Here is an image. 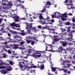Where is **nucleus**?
<instances>
[{"label":"nucleus","instance_id":"obj_1","mask_svg":"<svg viewBox=\"0 0 75 75\" xmlns=\"http://www.w3.org/2000/svg\"><path fill=\"white\" fill-rule=\"evenodd\" d=\"M72 33H75V31L74 30H73L71 31V33L69 35V37L68 39V41H70L73 40L72 39Z\"/></svg>","mask_w":75,"mask_h":75},{"label":"nucleus","instance_id":"obj_2","mask_svg":"<svg viewBox=\"0 0 75 75\" xmlns=\"http://www.w3.org/2000/svg\"><path fill=\"white\" fill-rule=\"evenodd\" d=\"M13 18L14 21H16V22H18V21H20V17L18 16H13Z\"/></svg>","mask_w":75,"mask_h":75},{"label":"nucleus","instance_id":"obj_3","mask_svg":"<svg viewBox=\"0 0 75 75\" xmlns=\"http://www.w3.org/2000/svg\"><path fill=\"white\" fill-rule=\"evenodd\" d=\"M61 38H54L53 39V41L52 43V44H54V45H55V42H58V41H59L60 40H61Z\"/></svg>","mask_w":75,"mask_h":75},{"label":"nucleus","instance_id":"obj_4","mask_svg":"<svg viewBox=\"0 0 75 75\" xmlns=\"http://www.w3.org/2000/svg\"><path fill=\"white\" fill-rule=\"evenodd\" d=\"M32 57H34L35 58V59H38V58H40V57H41L42 55L41 54H37L36 55L35 54H33L32 55Z\"/></svg>","mask_w":75,"mask_h":75},{"label":"nucleus","instance_id":"obj_5","mask_svg":"<svg viewBox=\"0 0 75 75\" xmlns=\"http://www.w3.org/2000/svg\"><path fill=\"white\" fill-rule=\"evenodd\" d=\"M23 61L24 62H19V67L21 68L23 71H24V70L23 69V68H24V67L23 66V65L22 64H25V62L24 61H25V60H23Z\"/></svg>","mask_w":75,"mask_h":75},{"label":"nucleus","instance_id":"obj_6","mask_svg":"<svg viewBox=\"0 0 75 75\" xmlns=\"http://www.w3.org/2000/svg\"><path fill=\"white\" fill-rule=\"evenodd\" d=\"M6 70L8 71H11L12 70H13V68L10 66H6Z\"/></svg>","mask_w":75,"mask_h":75},{"label":"nucleus","instance_id":"obj_7","mask_svg":"<svg viewBox=\"0 0 75 75\" xmlns=\"http://www.w3.org/2000/svg\"><path fill=\"white\" fill-rule=\"evenodd\" d=\"M11 26H14L15 27H20V26L19 24H16L14 22H13V23L11 24Z\"/></svg>","mask_w":75,"mask_h":75},{"label":"nucleus","instance_id":"obj_8","mask_svg":"<svg viewBox=\"0 0 75 75\" xmlns=\"http://www.w3.org/2000/svg\"><path fill=\"white\" fill-rule=\"evenodd\" d=\"M32 28H30L28 27H26V30H27L28 32V33L30 34H33V33H31V30Z\"/></svg>","mask_w":75,"mask_h":75},{"label":"nucleus","instance_id":"obj_9","mask_svg":"<svg viewBox=\"0 0 75 75\" xmlns=\"http://www.w3.org/2000/svg\"><path fill=\"white\" fill-rule=\"evenodd\" d=\"M60 42L61 43L63 47H66V46H67L68 44V42Z\"/></svg>","mask_w":75,"mask_h":75},{"label":"nucleus","instance_id":"obj_10","mask_svg":"<svg viewBox=\"0 0 75 75\" xmlns=\"http://www.w3.org/2000/svg\"><path fill=\"white\" fill-rule=\"evenodd\" d=\"M26 26L28 27H30L29 28H32L33 27V24L32 23H26Z\"/></svg>","mask_w":75,"mask_h":75},{"label":"nucleus","instance_id":"obj_11","mask_svg":"<svg viewBox=\"0 0 75 75\" xmlns=\"http://www.w3.org/2000/svg\"><path fill=\"white\" fill-rule=\"evenodd\" d=\"M14 38H20V39H23V38L20 36H18L17 35H16L14 36Z\"/></svg>","mask_w":75,"mask_h":75},{"label":"nucleus","instance_id":"obj_12","mask_svg":"<svg viewBox=\"0 0 75 75\" xmlns=\"http://www.w3.org/2000/svg\"><path fill=\"white\" fill-rule=\"evenodd\" d=\"M38 22H40L41 23H42V24L44 25V24H48V23H46L45 21H39Z\"/></svg>","mask_w":75,"mask_h":75},{"label":"nucleus","instance_id":"obj_13","mask_svg":"<svg viewBox=\"0 0 75 75\" xmlns=\"http://www.w3.org/2000/svg\"><path fill=\"white\" fill-rule=\"evenodd\" d=\"M59 36L61 37L62 38H63V37L64 35H67V33L65 32L63 33H60L59 34Z\"/></svg>","mask_w":75,"mask_h":75},{"label":"nucleus","instance_id":"obj_14","mask_svg":"<svg viewBox=\"0 0 75 75\" xmlns=\"http://www.w3.org/2000/svg\"><path fill=\"white\" fill-rule=\"evenodd\" d=\"M59 50H61V51H65V52H67V51H65V49H63L62 46H60L59 47Z\"/></svg>","mask_w":75,"mask_h":75},{"label":"nucleus","instance_id":"obj_15","mask_svg":"<svg viewBox=\"0 0 75 75\" xmlns=\"http://www.w3.org/2000/svg\"><path fill=\"white\" fill-rule=\"evenodd\" d=\"M45 67H44V64H41L40 66V69L41 70H42V69H44Z\"/></svg>","mask_w":75,"mask_h":75},{"label":"nucleus","instance_id":"obj_16","mask_svg":"<svg viewBox=\"0 0 75 75\" xmlns=\"http://www.w3.org/2000/svg\"><path fill=\"white\" fill-rule=\"evenodd\" d=\"M6 29L4 28H2L0 30V31H1L3 32V33H6V31H5Z\"/></svg>","mask_w":75,"mask_h":75},{"label":"nucleus","instance_id":"obj_17","mask_svg":"<svg viewBox=\"0 0 75 75\" xmlns=\"http://www.w3.org/2000/svg\"><path fill=\"white\" fill-rule=\"evenodd\" d=\"M44 20H46L47 21H50L51 20H50V17L47 16L46 18H44Z\"/></svg>","mask_w":75,"mask_h":75},{"label":"nucleus","instance_id":"obj_18","mask_svg":"<svg viewBox=\"0 0 75 75\" xmlns=\"http://www.w3.org/2000/svg\"><path fill=\"white\" fill-rule=\"evenodd\" d=\"M71 54H74L75 55V53L74 52H75V48H73L72 49V50L71 51H70Z\"/></svg>","mask_w":75,"mask_h":75},{"label":"nucleus","instance_id":"obj_19","mask_svg":"<svg viewBox=\"0 0 75 75\" xmlns=\"http://www.w3.org/2000/svg\"><path fill=\"white\" fill-rule=\"evenodd\" d=\"M71 67V64H65L63 66V67L64 68H68V67Z\"/></svg>","mask_w":75,"mask_h":75},{"label":"nucleus","instance_id":"obj_20","mask_svg":"<svg viewBox=\"0 0 75 75\" xmlns=\"http://www.w3.org/2000/svg\"><path fill=\"white\" fill-rule=\"evenodd\" d=\"M20 45H16L15 44L14 45L13 47L14 48H16V49H17L18 48V46H20Z\"/></svg>","mask_w":75,"mask_h":75},{"label":"nucleus","instance_id":"obj_21","mask_svg":"<svg viewBox=\"0 0 75 75\" xmlns=\"http://www.w3.org/2000/svg\"><path fill=\"white\" fill-rule=\"evenodd\" d=\"M34 51V49H29L28 50V53H31V51Z\"/></svg>","mask_w":75,"mask_h":75},{"label":"nucleus","instance_id":"obj_22","mask_svg":"<svg viewBox=\"0 0 75 75\" xmlns=\"http://www.w3.org/2000/svg\"><path fill=\"white\" fill-rule=\"evenodd\" d=\"M51 68L52 69V71H53V72H55V71H56V67H51Z\"/></svg>","mask_w":75,"mask_h":75},{"label":"nucleus","instance_id":"obj_23","mask_svg":"<svg viewBox=\"0 0 75 75\" xmlns=\"http://www.w3.org/2000/svg\"><path fill=\"white\" fill-rule=\"evenodd\" d=\"M60 14V13L59 12H56L55 13L54 16L55 17H57V16H58Z\"/></svg>","mask_w":75,"mask_h":75},{"label":"nucleus","instance_id":"obj_24","mask_svg":"<svg viewBox=\"0 0 75 75\" xmlns=\"http://www.w3.org/2000/svg\"><path fill=\"white\" fill-rule=\"evenodd\" d=\"M39 19H40V20H41L42 19V20H45L44 18L43 17H42V15H40L39 16Z\"/></svg>","mask_w":75,"mask_h":75},{"label":"nucleus","instance_id":"obj_25","mask_svg":"<svg viewBox=\"0 0 75 75\" xmlns=\"http://www.w3.org/2000/svg\"><path fill=\"white\" fill-rule=\"evenodd\" d=\"M51 56H52L51 54H50V56H48L47 57V59L48 60H49V61H51Z\"/></svg>","mask_w":75,"mask_h":75},{"label":"nucleus","instance_id":"obj_26","mask_svg":"<svg viewBox=\"0 0 75 75\" xmlns=\"http://www.w3.org/2000/svg\"><path fill=\"white\" fill-rule=\"evenodd\" d=\"M7 5L8 7H11L13 6V4L11 3H8Z\"/></svg>","mask_w":75,"mask_h":75},{"label":"nucleus","instance_id":"obj_27","mask_svg":"<svg viewBox=\"0 0 75 75\" xmlns=\"http://www.w3.org/2000/svg\"><path fill=\"white\" fill-rule=\"evenodd\" d=\"M22 41V42H20V44L19 45H19V46H20V47H21V45H23L24 44V43H25V42L23 40H21Z\"/></svg>","mask_w":75,"mask_h":75},{"label":"nucleus","instance_id":"obj_28","mask_svg":"<svg viewBox=\"0 0 75 75\" xmlns=\"http://www.w3.org/2000/svg\"><path fill=\"white\" fill-rule=\"evenodd\" d=\"M19 6H20V7H21L23 8V9H25V10H26V8H24L25 7L23 5L21 4H19Z\"/></svg>","mask_w":75,"mask_h":75},{"label":"nucleus","instance_id":"obj_29","mask_svg":"<svg viewBox=\"0 0 75 75\" xmlns=\"http://www.w3.org/2000/svg\"><path fill=\"white\" fill-rule=\"evenodd\" d=\"M21 41V40L20 39H16L15 40V42H20V41Z\"/></svg>","mask_w":75,"mask_h":75},{"label":"nucleus","instance_id":"obj_30","mask_svg":"<svg viewBox=\"0 0 75 75\" xmlns=\"http://www.w3.org/2000/svg\"><path fill=\"white\" fill-rule=\"evenodd\" d=\"M1 72H2L3 74H7V71H5L4 70L1 71Z\"/></svg>","mask_w":75,"mask_h":75},{"label":"nucleus","instance_id":"obj_31","mask_svg":"<svg viewBox=\"0 0 75 75\" xmlns=\"http://www.w3.org/2000/svg\"><path fill=\"white\" fill-rule=\"evenodd\" d=\"M61 19L62 21H64L65 20H67V18H64V16H62L61 17Z\"/></svg>","mask_w":75,"mask_h":75},{"label":"nucleus","instance_id":"obj_32","mask_svg":"<svg viewBox=\"0 0 75 75\" xmlns=\"http://www.w3.org/2000/svg\"><path fill=\"white\" fill-rule=\"evenodd\" d=\"M62 71H63L64 72H67L68 71V69H64L63 68L62 69Z\"/></svg>","mask_w":75,"mask_h":75},{"label":"nucleus","instance_id":"obj_33","mask_svg":"<svg viewBox=\"0 0 75 75\" xmlns=\"http://www.w3.org/2000/svg\"><path fill=\"white\" fill-rule=\"evenodd\" d=\"M67 14L65 13H64L63 14H62V16H64V18L65 17L66 18H67L68 17V16H66Z\"/></svg>","mask_w":75,"mask_h":75},{"label":"nucleus","instance_id":"obj_34","mask_svg":"<svg viewBox=\"0 0 75 75\" xmlns=\"http://www.w3.org/2000/svg\"><path fill=\"white\" fill-rule=\"evenodd\" d=\"M20 35H26V33L24 32H22L20 33Z\"/></svg>","mask_w":75,"mask_h":75},{"label":"nucleus","instance_id":"obj_35","mask_svg":"<svg viewBox=\"0 0 75 75\" xmlns=\"http://www.w3.org/2000/svg\"><path fill=\"white\" fill-rule=\"evenodd\" d=\"M46 4H45L46 6H47V5H50L51 4V2L48 1L46 2Z\"/></svg>","mask_w":75,"mask_h":75},{"label":"nucleus","instance_id":"obj_36","mask_svg":"<svg viewBox=\"0 0 75 75\" xmlns=\"http://www.w3.org/2000/svg\"><path fill=\"white\" fill-rule=\"evenodd\" d=\"M26 41L27 44H29V43H30V42H31V40H30L28 39V40H26Z\"/></svg>","mask_w":75,"mask_h":75},{"label":"nucleus","instance_id":"obj_37","mask_svg":"<svg viewBox=\"0 0 75 75\" xmlns=\"http://www.w3.org/2000/svg\"><path fill=\"white\" fill-rule=\"evenodd\" d=\"M31 42L32 45H34V44H35V41H34L31 40Z\"/></svg>","mask_w":75,"mask_h":75},{"label":"nucleus","instance_id":"obj_38","mask_svg":"<svg viewBox=\"0 0 75 75\" xmlns=\"http://www.w3.org/2000/svg\"><path fill=\"white\" fill-rule=\"evenodd\" d=\"M5 64V63L3 62L2 61H1V62L0 63V66H1V65H4Z\"/></svg>","mask_w":75,"mask_h":75},{"label":"nucleus","instance_id":"obj_39","mask_svg":"<svg viewBox=\"0 0 75 75\" xmlns=\"http://www.w3.org/2000/svg\"><path fill=\"white\" fill-rule=\"evenodd\" d=\"M71 27V26H70L68 27L67 31L68 32H70V28Z\"/></svg>","mask_w":75,"mask_h":75},{"label":"nucleus","instance_id":"obj_40","mask_svg":"<svg viewBox=\"0 0 75 75\" xmlns=\"http://www.w3.org/2000/svg\"><path fill=\"white\" fill-rule=\"evenodd\" d=\"M67 6H73V4H71L70 3H68V4H66Z\"/></svg>","mask_w":75,"mask_h":75},{"label":"nucleus","instance_id":"obj_41","mask_svg":"<svg viewBox=\"0 0 75 75\" xmlns=\"http://www.w3.org/2000/svg\"><path fill=\"white\" fill-rule=\"evenodd\" d=\"M60 30L62 31V32H64L65 31V29H63L62 28H61Z\"/></svg>","mask_w":75,"mask_h":75},{"label":"nucleus","instance_id":"obj_42","mask_svg":"<svg viewBox=\"0 0 75 75\" xmlns=\"http://www.w3.org/2000/svg\"><path fill=\"white\" fill-rule=\"evenodd\" d=\"M6 68V67L4 66H0V69H3Z\"/></svg>","mask_w":75,"mask_h":75},{"label":"nucleus","instance_id":"obj_43","mask_svg":"<svg viewBox=\"0 0 75 75\" xmlns=\"http://www.w3.org/2000/svg\"><path fill=\"white\" fill-rule=\"evenodd\" d=\"M62 22H61L58 25V26H60V27H62Z\"/></svg>","mask_w":75,"mask_h":75},{"label":"nucleus","instance_id":"obj_44","mask_svg":"<svg viewBox=\"0 0 75 75\" xmlns=\"http://www.w3.org/2000/svg\"><path fill=\"white\" fill-rule=\"evenodd\" d=\"M5 48H10V47L8 46V45H5Z\"/></svg>","mask_w":75,"mask_h":75},{"label":"nucleus","instance_id":"obj_45","mask_svg":"<svg viewBox=\"0 0 75 75\" xmlns=\"http://www.w3.org/2000/svg\"><path fill=\"white\" fill-rule=\"evenodd\" d=\"M37 28H38L39 29H42V26L41 25H39L38 26Z\"/></svg>","mask_w":75,"mask_h":75},{"label":"nucleus","instance_id":"obj_46","mask_svg":"<svg viewBox=\"0 0 75 75\" xmlns=\"http://www.w3.org/2000/svg\"><path fill=\"white\" fill-rule=\"evenodd\" d=\"M7 38L8 40L9 41H11L12 40L11 38L10 37H8V38Z\"/></svg>","mask_w":75,"mask_h":75},{"label":"nucleus","instance_id":"obj_47","mask_svg":"<svg viewBox=\"0 0 75 75\" xmlns=\"http://www.w3.org/2000/svg\"><path fill=\"white\" fill-rule=\"evenodd\" d=\"M73 48L72 47H70L68 48V50H69V51H71L72 50Z\"/></svg>","mask_w":75,"mask_h":75},{"label":"nucleus","instance_id":"obj_48","mask_svg":"<svg viewBox=\"0 0 75 75\" xmlns=\"http://www.w3.org/2000/svg\"><path fill=\"white\" fill-rule=\"evenodd\" d=\"M16 1V2H19V4H21V0H17Z\"/></svg>","mask_w":75,"mask_h":75},{"label":"nucleus","instance_id":"obj_49","mask_svg":"<svg viewBox=\"0 0 75 75\" xmlns=\"http://www.w3.org/2000/svg\"><path fill=\"white\" fill-rule=\"evenodd\" d=\"M72 29H75V24H73V28Z\"/></svg>","mask_w":75,"mask_h":75},{"label":"nucleus","instance_id":"obj_50","mask_svg":"<svg viewBox=\"0 0 75 75\" xmlns=\"http://www.w3.org/2000/svg\"><path fill=\"white\" fill-rule=\"evenodd\" d=\"M47 28V27L45 26H43L42 28V30H45V29H46Z\"/></svg>","mask_w":75,"mask_h":75},{"label":"nucleus","instance_id":"obj_51","mask_svg":"<svg viewBox=\"0 0 75 75\" xmlns=\"http://www.w3.org/2000/svg\"><path fill=\"white\" fill-rule=\"evenodd\" d=\"M12 28H13V29H14V30H16V28L14 26H11Z\"/></svg>","mask_w":75,"mask_h":75},{"label":"nucleus","instance_id":"obj_52","mask_svg":"<svg viewBox=\"0 0 75 75\" xmlns=\"http://www.w3.org/2000/svg\"><path fill=\"white\" fill-rule=\"evenodd\" d=\"M25 20V18H20V20Z\"/></svg>","mask_w":75,"mask_h":75},{"label":"nucleus","instance_id":"obj_53","mask_svg":"<svg viewBox=\"0 0 75 75\" xmlns=\"http://www.w3.org/2000/svg\"><path fill=\"white\" fill-rule=\"evenodd\" d=\"M66 25H69L70 24V22H67L66 23Z\"/></svg>","mask_w":75,"mask_h":75},{"label":"nucleus","instance_id":"obj_54","mask_svg":"<svg viewBox=\"0 0 75 75\" xmlns=\"http://www.w3.org/2000/svg\"><path fill=\"white\" fill-rule=\"evenodd\" d=\"M56 17L57 16H55L54 14V15H52V18H54V17Z\"/></svg>","mask_w":75,"mask_h":75},{"label":"nucleus","instance_id":"obj_55","mask_svg":"<svg viewBox=\"0 0 75 75\" xmlns=\"http://www.w3.org/2000/svg\"><path fill=\"white\" fill-rule=\"evenodd\" d=\"M31 73H34L35 74V71L34 70H32L30 71Z\"/></svg>","mask_w":75,"mask_h":75},{"label":"nucleus","instance_id":"obj_56","mask_svg":"<svg viewBox=\"0 0 75 75\" xmlns=\"http://www.w3.org/2000/svg\"><path fill=\"white\" fill-rule=\"evenodd\" d=\"M72 21H73V23H75V18H72Z\"/></svg>","mask_w":75,"mask_h":75},{"label":"nucleus","instance_id":"obj_57","mask_svg":"<svg viewBox=\"0 0 75 75\" xmlns=\"http://www.w3.org/2000/svg\"><path fill=\"white\" fill-rule=\"evenodd\" d=\"M9 64L10 65H13V62H12V61H10L9 62Z\"/></svg>","mask_w":75,"mask_h":75},{"label":"nucleus","instance_id":"obj_58","mask_svg":"<svg viewBox=\"0 0 75 75\" xmlns=\"http://www.w3.org/2000/svg\"><path fill=\"white\" fill-rule=\"evenodd\" d=\"M68 44L69 45H73V44L72 43H71L70 42H69L68 43Z\"/></svg>","mask_w":75,"mask_h":75},{"label":"nucleus","instance_id":"obj_59","mask_svg":"<svg viewBox=\"0 0 75 75\" xmlns=\"http://www.w3.org/2000/svg\"><path fill=\"white\" fill-rule=\"evenodd\" d=\"M47 45L50 46V48H52V47H53V45Z\"/></svg>","mask_w":75,"mask_h":75},{"label":"nucleus","instance_id":"obj_60","mask_svg":"<svg viewBox=\"0 0 75 75\" xmlns=\"http://www.w3.org/2000/svg\"><path fill=\"white\" fill-rule=\"evenodd\" d=\"M36 38H37V37H36V36H35V37H33L32 39H33L34 40H36Z\"/></svg>","mask_w":75,"mask_h":75},{"label":"nucleus","instance_id":"obj_61","mask_svg":"<svg viewBox=\"0 0 75 75\" xmlns=\"http://www.w3.org/2000/svg\"><path fill=\"white\" fill-rule=\"evenodd\" d=\"M59 68L56 67V71H59Z\"/></svg>","mask_w":75,"mask_h":75},{"label":"nucleus","instance_id":"obj_62","mask_svg":"<svg viewBox=\"0 0 75 75\" xmlns=\"http://www.w3.org/2000/svg\"><path fill=\"white\" fill-rule=\"evenodd\" d=\"M69 16H73V15L72 14V13H69L68 14Z\"/></svg>","mask_w":75,"mask_h":75},{"label":"nucleus","instance_id":"obj_63","mask_svg":"<svg viewBox=\"0 0 75 75\" xmlns=\"http://www.w3.org/2000/svg\"><path fill=\"white\" fill-rule=\"evenodd\" d=\"M49 30H51V31H55V29L53 28H52V29L49 28Z\"/></svg>","mask_w":75,"mask_h":75},{"label":"nucleus","instance_id":"obj_64","mask_svg":"<svg viewBox=\"0 0 75 75\" xmlns=\"http://www.w3.org/2000/svg\"><path fill=\"white\" fill-rule=\"evenodd\" d=\"M50 21L52 22V23H54V20L52 19V20H50Z\"/></svg>","mask_w":75,"mask_h":75}]
</instances>
